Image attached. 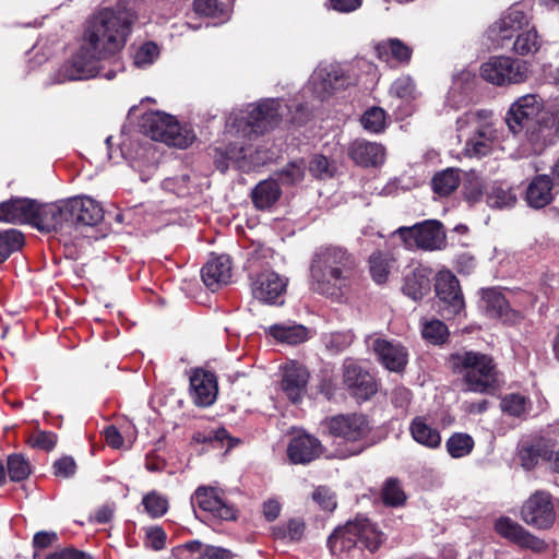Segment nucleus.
I'll return each instance as SVG.
<instances>
[{"label": "nucleus", "instance_id": "obj_28", "mask_svg": "<svg viewBox=\"0 0 559 559\" xmlns=\"http://www.w3.org/2000/svg\"><path fill=\"white\" fill-rule=\"evenodd\" d=\"M308 379L309 373L304 366L295 362L285 366L282 389L293 403L299 402L304 396Z\"/></svg>", "mask_w": 559, "mask_h": 559}, {"label": "nucleus", "instance_id": "obj_44", "mask_svg": "<svg viewBox=\"0 0 559 559\" xmlns=\"http://www.w3.org/2000/svg\"><path fill=\"white\" fill-rule=\"evenodd\" d=\"M193 9L200 15L222 19V21L229 16L228 8L218 3L217 0H194Z\"/></svg>", "mask_w": 559, "mask_h": 559}, {"label": "nucleus", "instance_id": "obj_60", "mask_svg": "<svg viewBox=\"0 0 559 559\" xmlns=\"http://www.w3.org/2000/svg\"><path fill=\"white\" fill-rule=\"evenodd\" d=\"M53 475L61 478H71L76 473V464L73 457L62 456L53 465Z\"/></svg>", "mask_w": 559, "mask_h": 559}, {"label": "nucleus", "instance_id": "obj_17", "mask_svg": "<svg viewBox=\"0 0 559 559\" xmlns=\"http://www.w3.org/2000/svg\"><path fill=\"white\" fill-rule=\"evenodd\" d=\"M343 382L358 400H368L377 392L373 377L353 359L343 364Z\"/></svg>", "mask_w": 559, "mask_h": 559}, {"label": "nucleus", "instance_id": "obj_48", "mask_svg": "<svg viewBox=\"0 0 559 559\" xmlns=\"http://www.w3.org/2000/svg\"><path fill=\"white\" fill-rule=\"evenodd\" d=\"M421 334L426 341L432 344H442L445 342L449 331L440 320H430L423 323Z\"/></svg>", "mask_w": 559, "mask_h": 559}, {"label": "nucleus", "instance_id": "obj_55", "mask_svg": "<svg viewBox=\"0 0 559 559\" xmlns=\"http://www.w3.org/2000/svg\"><path fill=\"white\" fill-rule=\"evenodd\" d=\"M383 501L390 506H400L405 501V495L400 484L394 479L385 483L382 493Z\"/></svg>", "mask_w": 559, "mask_h": 559}, {"label": "nucleus", "instance_id": "obj_7", "mask_svg": "<svg viewBox=\"0 0 559 559\" xmlns=\"http://www.w3.org/2000/svg\"><path fill=\"white\" fill-rule=\"evenodd\" d=\"M251 107L247 116L241 118H233L230 116L227 120V127L236 129V132L242 133L243 136L250 138L251 134H262L272 129L280 122L283 116V109L278 99H265Z\"/></svg>", "mask_w": 559, "mask_h": 559}, {"label": "nucleus", "instance_id": "obj_10", "mask_svg": "<svg viewBox=\"0 0 559 559\" xmlns=\"http://www.w3.org/2000/svg\"><path fill=\"white\" fill-rule=\"evenodd\" d=\"M143 132L154 141L169 146L186 148L193 141V135L183 132L177 119L162 111H151L142 118Z\"/></svg>", "mask_w": 559, "mask_h": 559}, {"label": "nucleus", "instance_id": "obj_25", "mask_svg": "<svg viewBox=\"0 0 559 559\" xmlns=\"http://www.w3.org/2000/svg\"><path fill=\"white\" fill-rule=\"evenodd\" d=\"M322 453L320 441L310 435L294 437L287 448V455L294 464H307Z\"/></svg>", "mask_w": 559, "mask_h": 559}, {"label": "nucleus", "instance_id": "obj_16", "mask_svg": "<svg viewBox=\"0 0 559 559\" xmlns=\"http://www.w3.org/2000/svg\"><path fill=\"white\" fill-rule=\"evenodd\" d=\"M346 84L347 78L337 63L319 64L309 81L310 87L320 99L325 98L336 90L343 88Z\"/></svg>", "mask_w": 559, "mask_h": 559}, {"label": "nucleus", "instance_id": "obj_50", "mask_svg": "<svg viewBox=\"0 0 559 559\" xmlns=\"http://www.w3.org/2000/svg\"><path fill=\"white\" fill-rule=\"evenodd\" d=\"M142 503L147 514L154 519L163 516L168 510L167 499L156 491L146 493L142 499Z\"/></svg>", "mask_w": 559, "mask_h": 559}, {"label": "nucleus", "instance_id": "obj_64", "mask_svg": "<svg viewBox=\"0 0 559 559\" xmlns=\"http://www.w3.org/2000/svg\"><path fill=\"white\" fill-rule=\"evenodd\" d=\"M35 559H92V557L74 548H64L55 551L44 558H41L38 555H35Z\"/></svg>", "mask_w": 559, "mask_h": 559}, {"label": "nucleus", "instance_id": "obj_41", "mask_svg": "<svg viewBox=\"0 0 559 559\" xmlns=\"http://www.w3.org/2000/svg\"><path fill=\"white\" fill-rule=\"evenodd\" d=\"M445 448L451 457H464L473 451L474 440L467 433L455 432L447 440Z\"/></svg>", "mask_w": 559, "mask_h": 559}, {"label": "nucleus", "instance_id": "obj_57", "mask_svg": "<svg viewBox=\"0 0 559 559\" xmlns=\"http://www.w3.org/2000/svg\"><path fill=\"white\" fill-rule=\"evenodd\" d=\"M158 56V47L155 43L144 44L134 56V64L139 68L150 66Z\"/></svg>", "mask_w": 559, "mask_h": 559}, {"label": "nucleus", "instance_id": "obj_43", "mask_svg": "<svg viewBox=\"0 0 559 559\" xmlns=\"http://www.w3.org/2000/svg\"><path fill=\"white\" fill-rule=\"evenodd\" d=\"M23 245V235L16 229L0 231V263L4 262Z\"/></svg>", "mask_w": 559, "mask_h": 559}, {"label": "nucleus", "instance_id": "obj_12", "mask_svg": "<svg viewBox=\"0 0 559 559\" xmlns=\"http://www.w3.org/2000/svg\"><path fill=\"white\" fill-rule=\"evenodd\" d=\"M328 427L331 435L355 443L348 451L341 453V457L357 455L364 451L365 447L357 443L369 432V426L364 416L357 414L334 416L329 419Z\"/></svg>", "mask_w": 559, "mask_h": 559}, {"label": "nucleus", "instance_id": "obj_58", "mask_svg": "<svg viewBox=\"0 0 559 559\" xmlns=\"http://www.w3.org/2000/svg\"><path fill=\"white\" fill-rule=\"evenodd\" d=\"M309 171L319 179L330 178L333 176V168L329 159L323 155H316L309 163Z\"/></svg>", "mask_w": 559, "mask_h": 559}, {"label": "nucleus", "instance_id": "obj_51", "mask_svg": "<svg viewBox=\"0 0 559 559\" xmlns=\"http://www.w3.org/2000/svg\"><path fill=\"white\" fill-rule=\"evenodd\" d=\"M483 181L481 178L474 171L465 175L463 181L464 195L468 202L475 203L483 197Z\"/></svg>", "mask_w": 559, "mask_h": 559}, {"label": "nucleus", "instance_id": "obj_37", "mask_svg": "<svg viewBox=\"0 0 559 559\" xmlns=\"http://www.w3.org/2000/svg\"><path fill=\"white\" fill-rule=\"evenodd\" d=\"M267 333L278 342L289 345L300 344L308 340V330L301 324H274Z\"/></svg>", "mask_w": 559, "mask_h": 559}, {"label": "nucleus", "instance_id": "obj_6", "mask_svg": "<svg viewBox=\"0 0 559 559\" xmlns=\"http://www.w3.org/2000/svg\"><path fill=\"white\" fill-rule=\"evenodd\" d=\"M460 136L466 138L464 151L469 157H484L490 154L498 139V132L490 110H471L457 118Z\"/></svg>", "mask_w": 559, "mask_h": 559}, {"label": "nucleus", "instance_id": "obj_32", "mask_svg": "<svg viewBox=\"0 0 559 559\" xmlns=\"http://www.w3.org/2000/svg\"><path fill=\"white\" fill-rule=\"evenodd\" d=\"M544 39L538 33L534 23L514 38L508 47L514 55L520 57H534L544 47Z\"/></svg>", "mask_w": 559, "mask_h": 559}, {"label": "nucleus", "instance_id": "obj_5", "mask_svg": "<svg viewBox=\"0 0 559 559\" xmlns=\"http://www.w3.org/2000/svg\"><path fill=\"white\" fill-rule=\"evenodd\" d=\"M454 372L462 376L465 391L492 394L499 388V372L493 359L479 352H464L452 355Z\"/></svg>", "mask_w": 559, "mask_h": 559}, {"label": "nucleus", "instance_id": "obj_61", "mask_svg": "<svg viewBox=\"0 0 559 559\" xmlns=\"http://www.w3.org/2000/svg\"><path fill=\"white\" fill-rule=\"evenodd\" d=\"M189 175H181L179 177L167 178L163 181V188L166 191L176 193L177 195H185L188 193Z\"/></svg>", "mask_w": 559, "mask_h": 559}, {"label": "nucleus", "instance_id": "obj_31", "mask_svg": "<svg viewBox=\"0 0 559 559\" xmlns=\"http://www.w3.org/2000/svg\"><path fill=\"white\" fill-rule=\"evenodd\" d=\"M377 57L385 63L407 64L413 50L399 38H389L374 47Z\"/></svg>", "mask_w": 559, "mask_h": 559}, {"label": "nucleus", "instance_id": "obj_19", "mask_svg": "<svg viewBox=\"0 0 559 559\" xmlns=\"http://www.w3.org/2000/svg\"><path fill=\"white\" fill-rule=\"evenodd\" d=\"M496 532L503 538L518 545L521 548L540 551L545 543L526 531L521 524L510 518H500L495 523Z\"/></svg>", "mask_w": 559, "mask_h": 559}, {"label": "nucleus", "instance_id": "obj_34", "mask_svg": "<svg viewBox=\"0 0 559 559\" xmlns=\"http://www.w3.org/2000/svg\"><path fill=\"white\" fill-rule=\"evenodd\" d=\"M282 190L277 180L270 178L260 181L251 192V200L258 210H267L280 199Z\"/></svg>", "mask_w": 559, "mask_h": 559}, {"label": "nucleus", "instance_id": "obj_63", "mask_svg": "<svg viewBox=\"0 0 559 559\" xmlns=\"http://www.w3.org/2000/svg\"><path fill=\"white\" fill-rule=\"evenodd\" d=\"M166 534L158 527L153 526L146 531V544L154 550H160L165 546Z\"/></svg>", "mask_w": 559, "mask_h": 559}, {"label": "nucleus", "instance_id": "obj_59", "mask_svg": "<svg viewBox=\"0 0 559 559\" xmlns=\"http://www.w3.org/2000/svg\"><path fill=\"white\" fill-rule=\"evenodd\" d=\"M28 443L33 448L51 451L57 444V436L52 432L40 431L29 437Z\"/></svg>", "mask_w": 559, "mask_h": 559}, {"label": "nucleus", "instance_id": "obj_11", "mask_svg": "<svg viewBox=\"0 0 559 559\" xmlns=\"http://www.w3.org/2000/svg\"><path fill=\"white\" fill-rule=\"evenodd\" d=\"M407 249L426 251L441 250L445 247L447 236L442 224L436 219H427L413 226H402L395 230Z\"/></svg>", "mask_w": 559, "mask_h": 559}, {"label": "nucleus", "instance_id": "obj_39", "mask_svg": "<svg viewBox=\"0 0 559 559\" xmlns=\"http://www.w3.org/2000/svg\"><path fill=\"white\" fill-rule=\"evenodd\" d=\"M487 204L490 207H511L516 202L513 189L502 182H495L487 193Z\"/></svg>", "mask_w": 559, "mask_h": 559}, {"label": "nucleus", "instance_id": "obj_62", "mask_svg": "<svg viewBox=\"0 0 559 559\" xmlns=\"http://www.w3.org/2000/svg\"><path fill=\"white\" fill-rule=\"evenodd\" d=\"M312 498L318 504L326 511H332L336 507L334 495L325 487H319L313 491Z\"/></svg>", "mask_w": 559, "mask_h": 559}, {"label": "nucleus", "instance_id": "obj_46", "mask_svg": "<svg viewBox=\"0 0 559 559\" xmlns=\"http://www.w3.org/2000/svg\"><path fill=\"white\" fill-rule=\"evenodd\" d=\"M385 116L382 108L371 107L361 116L360 122L367 131L379 133L385 128Z\"/></svg>", "mask_w": 559, "mask_h": 559}, {"label": "nucleus", "instance_id": "obj_52", "mask_svg": "<svg viewBox=\"0 0 559 559\" xmlns=\"http://www.w3.org/2000/svg\"><path fill=\"white\" fill-rule=\"evenodd\" d=\"M501 408L510 416L521 417L526 412V399L519 393L507 394L501 401Z\"/></svg>", "mask_w": 559, "mask_h": 559}, {"label": "nucleus", "instance_id": "obj_23", "mask_svg": "<svg viewBox=\"0 0 559 559\" xmlns=\"http://www.w3.org/2000/svg\"><path fill=\"white\" fill-rule=\"evenodd\" d=\"M372 348L380 362L390 371L400 372L407 364V352L400 343L377 338Z\"/></svg>", "mask_w": 559, "mask_h": 559}, {"label": "nucleus", "instance_id": "obj_29", "mask_svg": "<svg viewBox=\"0 0 559 559\" xmlns=\"http://www.w3.org/2000/svg\"><path fill=\"white\" fill-rule=\"evenodd\" d=\"M350 158L360 166H379L385 159L384 147L376 142L356 140L348 147Z\"/></svg>", "mask_w": 559, "mask_h": 559}, {"label": "nucleus", "instance_id": "obj_35", "mask_svg": "<svg viewBox=\"0 0 559 559\" xmlns=\"http://www.w3.org/2000/svg\"><path fill=\"white\" fill-rule=\"evenodd\" d=\"M430 272L416 267L404 278L403 293L413 300H419L430 292Z\"/></svg>", "mask_w": 559, "mask_h": 559}, {"label": "nucleus", "instance_id": "obj_54", "mask_svg": "<svg viewBox=\"0 0 559 559\" xmlns=\"http://www.w3.org/2000/svg\"><path fill=\"white\" fill-rule=\"evenodd\" d=\"M203 549L202 543L191 540L174 548L173 555L176 559H202Z\"/></svg>", "mask_w": 559, "mask_h": 559}, {"label": "nucleus", "instance_id": "obj_9", "mask_svg": "<svg viewBox=\"0 0 559 559\" xmlns=\"http://www.w3.org/2000/svg\"><path fill=\"white\" fill-rule=\"evenodd\" d=\"M532 24L531 10L522 3H515L503 11L489 27L488 36L496 47L508 48L511 41Z\"/></svg>", "mask_w": 559, "mask_h": 559}, {"label": "nucleus", "instance_id": "obj_13", "mask_svg": "<svg viewBox=\"0 0 559 559\" xmlns=\"http://www.w3.org/2000/svg\"><path fill=\"white\" fill-rule=\"evenodd\" d=\"M521 518L536 528H549L556 520L551 495L543 490L534 492L523 504Z\"/></svg>", "mask_w": 559, "mask_h": 559}, {"label": "nucleus", "instance_id": "obj_36", "mask_svg": "<svg viewBox=\"0 0 559 559\" xmlns=\"http://www.w3.org/2000/svg\"><path fill=\"white\" fill-rule=\"evenodd\" d=\"M409 431L413 439L426 448L437 449L441 444L440 432L430 426L423 416H417L412 420Z\"/></svg>", "mask_w": 559, "mask_h": 559}, {"label": "nucleus", "instance_id": "obj_24", "mask_svg": "<svg viewBox=\"0 0 559 559\" xmlns=\"http://www.w3.org/2000/svg\"><path fill=\"white\" fill-rule=\"evenodd\" d=\"M37 202L32 199H12L0 204V221L34 225Z\"/></svg>", "mask_w": 559, "mask_h": 559}, {"label": "nucleus", "instance_id": "obj_38", "mask_svg": "<svg viewBox=\"0 0 559 559\" xmlns=\"http://www.w3.org/2000/svg\"><path fill=\"white\" fill-rule=\"evenodd\" d=\"M552 456L554 450L543 442L523 445L519 451L521 465L527 471L534 468L539 460L551 461Z\"/></svg>", "mask_w": 559, "mask_h": 559}, {"label": "nucleus", "instance_id": "obj_30", "mask_svg": "<svg viewBox=\"0 0 559 559\" xmlns=\"http://www.w3.org/2000/svg\"><path fill=\"white\" fill-rule=\"evenodd\" d=\"M552 180L547 175L535 176L528 183L525 191V201L532 209L539 210L551 203Z\"/></svg>", "mask_w": 559, "mask_h": 559}, {"label": "nucleus", "instance_id": "obj_4", "mask_svg": "<svg viewBox=\"0 0 559 559\" xmlns=\"http://www.w3.org/2000/svg\"><path fill=\"white\" fill-rule=\"evenodd\" d=\"M384 539L377 524L366 516L357 515L334 530L328 546L336 559H366V551L373 554Z\"/></svg>", "mask_w": 559, "mask_h": 559}, {"label": "nucleus", "instance_id": "obj_42", "mask_svg": "<svg viewBox=\"0 0 559 559\" xmlns=\"http://www.w3.org/2000/svg\"><path fill=\"white\" fill-rule=\"evenodd\" d=\"M305 522L300 519H292L285 524L272 527V535L276 539H287L289 542H299L305 533Z\"/></svg>", "mask_w": 559, "mask_h": 559}, {"label": "nucleus", "instance_id": "obj_49", "mask_svg": "<svg viewBox=\"0 0 559 559\" xmlns=\"http://www.w3.org/2000/svg\"><path fill=\"white\" fill-rule=\"evenodd\" d=\"M306 173L304 160L292 162L285 165L278 173V179L283 185H297L302 181Z\"/></svg>", "mask_w": 559, "mask_h": 559}, {"label": "nucleus", "instance_id": "obj_3", "mask_svg": "<svg viewBox=\"0 0 559 559\" xmlns=\"http://www.w3.org/2000/svg\"><path fill=\"white\" fill-rule=\"evenodd\" d=\"M355 269L356 260L345 248L320 246L310 262L312 289L325 297L341 299L349 288Z\"/></svg>", "mask_w": 559, "mask_h": 559}, {"label": "nucleus", "instance_id": "obj_15", "mask_svg": "<svg viewBox=\"0 0 559 559\" xmlns=\"http://www.w3.org/2000/svg\"><path fill=\"white\" fill-rule=\"evenodd\" d=\"M191 503L219 520L227 521L236 518L234 506L226 500L224 491L217 487H198L191 497Z\"/></svg>", "mask_w": 559, "mask_h": 559}, {"label": "nucleus", "instance_id": "obj_33", "mask_svg": "<svg viewBox=\"0 0 559 559\" xmlns=\"http://www.w3.org/2000/svg\"><path fill=\"white\" fill-rule=\"evenodd\" d=\"M248 147L243 145H239L238 143H231L227 147H216L215 148V163L217 168L224 173L227 170L229 164L231 162L236 165V167L245 173H248Z\"/></svg>", "mask_w": 559, "mask_h": 559}, {"label": "nucleus", "instance_id": "obj_14", "mask_svg": "<svg viewBox=\"0 0 559 559\" xmlns=\"http://www.w3.org/2000/svg\"><path fill=\"white\" fill-rule=\"evenodd\" d=\"M435 290L442 304L441 311L444 318H452L463 311L464 298L459 280L452 272L444 270L437 274Z\"/></svg>", "mask_w": 559, "mask_h": 559}, {"label": "nucleus", "instance_id": "obj_56", "mask_svg": "<svg viewBox=\"0 0 559 559\" xmlns=\"http://www.w3.org/2000/svg\"><path fill=\"white\" fill-rule=\"evenodd\" d=\"M353 338L349 332L331 333L325 337V346L333 353H340L353 343Z\"/></svg>", "mask_w": 559, "mask_h": 559}, {"label": "nucleus", "instance_id": "obj_40", "mask_svg": "<svg viewBox=\"0 0 559 559\" xmlns=\"http://www.w3.org/2000/svg\"><path fill=\"white\" fill-rule=\"evenodd\" d=\"M460 170L455 168H447L432 178V189L439 195L451 194L460 185Z\"/></svg>", "mask_w": 559, "mask_h": 559}, {"label": "nucleus", "instance_id": "obj_45", "mask_svg": "<svg viewBox=\"0 0 559 559\" xmlns=\"http://www.w3.org/2000/svg\"><path fill=\"white\" fill-rule=\"evenodd\" d=\"M7 465L12 481H22L32 473L29 462L22 454L10 455Z\"/></svg>", "mask_w": 559, "mask_h": 559}, {"label": "nucleus", "instance_id": "obj_21", "mask_svg": "<svg viewBox=\"0 0 559 559\" xmlns=\"http://www.w3.org/2000/svg\"><path fill=\"white\" fill-rule=\"evenodd\" d=\"M67 205L70 224L93 226L103 219L102 206L90 197H74L68 199Z\"/></svg>", "mask_w": 559, "mask_h": 559}, {"label": "nucleus", "instance_id": "obj_2", "mask_svg": "<svg viewBox=\"0 0 559 559\" xmlns=\"http://www.w3.org/2000/svg\"><path fill=\"white\" fill-rule=\"evenodd\" d=\"M506 123L513 134L525 131L535 153L559 141V107L546 106L537 94L518 97L507 111Z\"/></svg>", "mask_w": 559, "mask_h": 559}, {"label": "nucleus", "instance_id": "obj_8", "mask_svg": "<svg viewBox=\"0 0 559 559\" xmlns=\"http://www.w3.org/2000/svg\"><path fill=\"white\" fill-rule=\"evenodd\" d=\"M484 81L496 86L524 83L530 76L527 61L511 56H493L479 68Z\"/></svg>", "mask_w": 559, "mask_h": 559}, {"label": "nucleus", "instance_id": "obj_22", "mask_svg": "<svg viewBox=\"0 0 559 559\" xmlns=\"http://www.w3.org/2000/svg\"><path fill=\"white\" fill-rule=\"evenodd\" d=\"M217 381L213 372L197 369L190 377V395L198 406L212 405L217 396Z\"/></svg>", "mask_w": 559, "mask_h": 559}, {"label": "nucleus", "instance_id": "obj_20", "mask_svg": "<svg viewBox=\"0 0 559 559\" xmlns=\"http://www.w3.org/2000/svg\"><path fill=\"white\" fill-rule=\"evenodd\" d=\"M67 200L36 205L34 226L43 231L57 230L70 224Z\"/></svg>", "mask_w": 559, "mask_h": 559}, {"label": "nucleus", "instance_id": "obj_26", "mask_svg": "<svg viewBox=\"0 0 559 559\" xmlns=\"http://www.w3.org/2000/svg\"><path fill=\"white\" fill-rule=\"evenodd\" d=\"M201 272L203 283L214 292L229 282L231 277L230 259L226 254L212 257Z\"/></svg>", "mask_w": 559, "mask_h": 559}, {"label": "nucleus", "instance_id": "obj_53", "mask_svg": "<svg viewBox=\"0 0 559 559\" xmlns=\"http://www.w3.org/2000/svg\"><path fill=\"white\" fill-rule=\"evenodd\" d=\"M369 264L372 278L379 284L385 282L389 275V265L382 253H372L369 258Z\"/></svg>", "mask_w": 559, "mask_h": 559}, {"label": "nucleus", "instance_id": "obj_1", "mask_svg": "<svg viewBox=\"0 0 559 559\" xmlns=\"http://www.w3.org/2000/svg\"><path fill=\"white\" fill-rule=\"evenodd\" d=\"M136 19L135 4L129 0H118L95 13L87 22L80 48L60 68L59 82L98 75L100 62L126 46Z\"/></svg>", "mask_w": 559, "mask_h": 559}, {"label": "nucleus", "instance_id": "obj_18", "mask_svg": "<svg viewBox=\"0 0 559 559\" xmlns=\"http://www.w3.org/2000/svg\"><path fill=\"white\" fill-rule=\"evenodd\" d=\"M287 280L273 271L260 273L251 284L255 299L269 305H282L286 292Z\"/></svg>", "mask_w": 559, "mask_h": 559}, {"label": "nucleus", "instance_id": "obj_47", "mask_svg": "<svg viewBox=\"0 0 559 559\" xmlns=\"http://www.w3.org/2000/svg\"><path fill=\"white\" fill-rule=\"evenodd\" d=\"M390 94L407 102L418 96L415 83L408 75L396 79L390 87Z\"/></svg>", "mask_w": 559, "mask_h": 559}, {"label": "nucleus", "instance_id": "obj_27", "mask_svg": "<svg viewBox=\"0 0 559 559\" xmlns=\"http://www.w3.org/2000/svg\"><path fill=\"white\" fill-rule=\"evenodd\" d=\"M483 308L490 318L501 319L504 323L515 324L521 320V314L509 308L504 296L495 290L486 289L483 293Z\"/></svg>", "mask_w": 559, "mask_h": 559}]
</instances>
